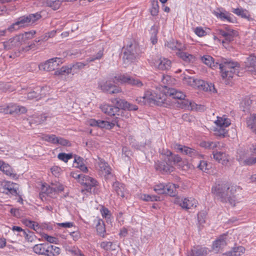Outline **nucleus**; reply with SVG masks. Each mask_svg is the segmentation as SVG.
I'll return each instance as SVG.
<instances>
[{
	"label": "nucleus",
	"mask_w": 256,
	"mask_h": 256,
	"mask_svg": "<svg viewBox=\"0 0 256 256\" xmlns=\"http://www.w3.org/2000/svg\"><path fill=\"white\" fill-rule=\"evenodd\" d=\"M206 218V214L204 212H200L198 214V224L202 226L205 223Z\"/></svg>",
	"instance_id": "obj_56"
},
{
	"label": "nucleus",
	"mask_w": 256,
	"mask_h": 256,
	"mask_svg": "<svg viewBox=\"0 0 256 256\" xmlns=\"http://www.w3.org/2000/svg\"><path fill=\"white\" fill-rule=\"evenodd\" d=\"M96 229L98 233L101 236H104V233L106 232L104 224L102 220H98L96 226Z\"/></svg>",
	"instance_id": "obj_48"
},
{
	"label": "nucleus",
	"mask_w": 256,
	"mask_h": 256,
	"mask_svg": "<svg viewBox=\"0 0 256 256\" xmlns=\"http://www.w3.org/2000/svg\"><path fill=\"white\" fill-rule=\"evenodd\" d=\"M2 44L5 50L16 49L22 45V38L16 35L8 40L2 42Z\"/></svg>",
	"instance_id": "obj_12"
},
{
	"label": "nucleus",
	"mask_w": 256,
	"mask_h": 256,
	"mask_svg": "<svg viewBox=\"0 0 256 256\" xmlns=\"http://www.w3.org/2000/svg\"><path fill=\"white\" fill-rule=\"evenodd\" d=\"M207 250L204 248H196L192 250V254L188 256H206Z\"/></svg>",
	"instance_id": "obj_42"
},
{
	"label": "nucleus",
	"mask_w": 256,
	"mask_h": 256,
	"mask_svg": "<svg viewBox=\"0 0 256 256\" xmlns=\"http://www.w3.org/2000/svg\"><path fill=\"white\" fill-rule=\"evenodd\" d=\"M226 236L222 235L214 242L212 248L216 252H220L226 246Z\"/></svg>",
	"instance_id": "obj_25"
},
{
	"label": "nucleus",
	"mask_w": 256,
	"mask_h": 256,
	"mask_svg": "<svg viewBox=\"0 0 256 256\" xmlns=\"http://www.w3.org/2000/svg\"><path fill=\"white\" fill-rule=\"evenodd\" d=\"M198 168L202 172H208L212 168V165L210 163L208 164L206 161L202 160L200 161Z\"/></svg>",
	"instance_id": "obj_44"
},
{
	"label": "nucleus",
	"mask_w": 256,
	"mask_h": 256,
	"mask_svg": "<svg viewBox=\"0 0 256 256\" xmlns=\"http://www.w3.org/2000/svg\"><path fill=\"white\" fill-rule=\"evenodd\" d=\"M200 146L206 148L214 150L215 148L220 149L221 148L224 147V144L218 142H202L200 143Z\"/></svg>",
	"instance_id": "obj_32"
},
{
	"label": "nucleus",
	"mask_w": 256,
	"mask_h": 256,
	"mask_svg": "<svg viewBox=\"0 0 256 256\" xmlns=\"http://www.w3.org/2000/svg\"><path fill=\"white\" fill-rule=\"evenodd\" d=\"M57 136L54 134L46 135L44 137V140L48 142H50L54 144H56Z\"/></svg>",
	"instance_id": "obj_58"
},
{
	"label": "nucleus",
	"mask_w": 256,
	"mask_h": 256,
	"mask_svg": "<svg viewBox=\"0 0 256 256\" xmlns=\"http://www.w3.org/2000/svg\"><path fill=\"white\" fill-rule=\"evenodd\" d=\"M154 190L158 194H164V185L162 184L156 185L154 188Z\"/></svg>",
	"instance_id": "obj_60"
},
{
	"label": "nucleus",
	"mask_w": 256,
	"mask_h": 256,
	"mask_svg": "<svg viewBox=\"0 0 256 256\" xmlns=\"http://www.w3.org/2000/svg\"><path fill=\"white\" fill-rule=\"evenodd\" d=\"M160 154L164 156L163 162H158L155 164L157 170L164 172H171L174 171V166L182 162V158L178 155H173L171 151L168 149H162Z\"/></svg>",
	"instance_id": "obj_2"
},
{
	"label": "nucleus",
	"mask_w": 256,
	"mask_h": 256,
	"mask_svg": "<svg viewBox=\"0 0 256 256\" xmlns=\"http://www.w3.org/2000/svg\"><path fill=\"white\" fill-rule=\"evenodd\" d=\"M64 189L63 185L59 182L52 183L51 186H43L42 191L50 197H54L57 193L62 191Z\"/></svg>",
	"instance_id": "obj_11"
},
{
	"label": "nucleus",
	"mask_w": 256,
	"mask_h": 256,
	"mask_svg": "<svg viewBox=\"0 0 256 256\" xmlns=\"http://www.w3.org/2000/svg\"><path fill=\"white\" fill-rule=\"evenodd\" d=\"M247 125L256 134V114H251L247 119Z\"/></svg>",
	"instance_id": "obj_40"
},
{
	"label": "nucleus",
	"mask_w": 256,
	"mask_h": 256,
	"mask_svg": "<svg viewBox=\"0 0 256 256\" xmlns=\"http://www.w3.org/2000/svg\"><path fill=\"white\" fill-rule=\"evenodd\" d=\"M244 162L246 164L251 166L256 164V157H250L244 160Z\"/></svg>",
	"instance_id": "obj_64"
},
{
	"label": "nucleus",
	"mask_w": 256,
	"mask_h": 256,
	"mask_svg": "<svg viewBox=\"0 0 256 256\" xmlns=\"http://www.w3.org/2000/svg\"><path fill=\"white\" fill-rule=\"evenodd\" d=\"M62 63V59L58 58H54L48 60L44 64L39 65L40 70L46 71H52L56 70L58 66Z\"/></svg>",
	"instance_id": "obj_10"
},
{
	"label": "nucleus",
	"mask_w": 256,
	"mask_h": 256,
	"mask_svg": "<svg viewBox=\"0 0 256 256\" xmlns=\"http://www.w3.org/2000/svg\"><path fill=\"white\" fill-rule=\"evenodd\" d=\"M142 198L145 201H158L160 200V196L149 194H144Z\"/></svg>",
	"instance_id": "obj_54"
},
{
	"label": "nucleus",
	"mask_w": 256,
	"mask_h": 256,
	"mask_svg": "<svg viewBox=\"0 0 256 256\" xmlns=\"http://www.w3.org/2000/svg\"><path fill=\"white\" fill-rule=\"evenodd\" d=\"M80 184L86 186V190L90 191L92 187L97 185L98 182L94 178L84 174L82 180H80Z\"/></svg>",
	"instance_id": "obj_21"
},
{
	"label": "nucleus",
	"mask_w": 256,
	"mask_h": 256,
	"mask_svg": "<svg viewBox=\"0 0 256 256\" xmlns=\"http://www.w3.org/2000/svg\"><path fill=\"white\" fill-rule=\"evenodd\" d=\"M152 64L155 68L159 70H166L170 68L171 62L166 58H160L152 60Z\"/></svg>",
	"instance_id": "obj_18"
},
{
	"label": "nucleus",
	"mask_w": 256,
	"mask_h": 256,
	"mask_svg": "<svg viewBox=\"0 0 256 256\" xmlns=\"http://www.w3.org/2000/svg\"><path fill=\"white\" fill-rule=\"evenodd\" d=\"M246 69L252 73L256 74V57L250 55L246 58L244 62Z\"/></svg>",
	"instance_id": "obj_23"
},
{
	"label": "nucleus",
	"mask_w": 256,
	"mask_h": 256,
	"mask_svg": "<svg viewBox=\"0 0 256 256\" xmlns=\"http://www.w3.org/2000/svg\"><path fill=\"white\" fill-rule=\"evenodd\" d=\"M204 86H206L204 81L202 80L196 79L194 84V85L193 87L204 90V88H206Z\"/></svg>",
	"instance_id": "obj_55"
},
{
	"label": "nucleus",
	"mask_w": 256,
	"mask_h": 256,
	"mask_svg": "<svg viewBox=\"0 0 256 256\" xmlns=\"http://www.w3.org/2000/svg\"><path fill=\"white\" fill-rule=\"evenodd\" d=\"M213 13L218 18H220L222 20L231 21L230 14L226 12H223L221 9H217L216 10H214Z\"/></svg>",
	"instance_id": "obj_36"
},
{
	"label": "nucleus",
	"mask_w": 256,
	"mask_h": 256,
	"mask_svg": "<svg viewBox=\"0 0 256 256\" xmlns=\"http://www.w3.org/2000/svg\"><path fill=\"white\" fill-rule=\"evenodd\" d=\"M232 12L242 18H248V12L246 10L240 8H234L232 10Z\"/></svg>",
	"instance_id": "obj_49"
},
{
	"label": "nucleus",
	"mask_w": 256,
	"mask_h": 256,
	"mask_svg": "<svg viewBox=\"0 0 256 256\" xmlns=\"http://www.w3.org/2000/svg\"><path fill=\"white\" fill-rule=\"evenodd\" d=\"M244 248L240 246L233 248L231 250L227 252V254L230 256H239L244 253Z\"/></svg>",
	"instance_id": "obj_41"
},
{
	"label": "nucleus",
	"mask_w": 256,
	"mask_h": 256,
	"mask_svg": "<svg viewBox=\"0 0 256 256\" xmlns=\"http://www.w3.org/2000/svg\"><path fill=\"white\" fill-rule=\"evenodd\" d=\"M181 50L176 52V55L186 62H191L194 60V57L193 55Z\"/></svg>",
	"instance_id": "obj_38"
},
{
	"label": "nucleus",
	"mask_w": 256,
	"mask_h": 256,
	"mask_svg": "<svg viewBox=\"0 0 256 256\" xmlns=\"http://www.w3.org/2000/svg\"><path fill=\"white\" fill-rule=\"evenodd\" d=\"M165 96L162 94L158 95L156 92L152 93L151 92H146L144 96L142 97L137 98L136 101L139 104L142 105L146 104L147 103H153L158 106H162L165 100Z\"/></svg>",
	"instance_id": "obj_4"
},
{
	"label": "nucleus",
	"mask_w": 256,
	"mask_h": 256,
	"mask_svg": "<svg viewBox=\"0 0 256 256\" xmlns=\"http://www.w3.org/2000/svg\"><path fill=\"white\" fill-rule=\"evenodd\" d=\"M98 88L103 92L110 94H118L121 92V89L114 84L110 80H100L98 82Z\"/></svg>",
	"instance_id": "obj_8"
},
{
	"label": "nucleus",
	"mask_w": 256,
	"mask_h": 256,
	"mask_svg": "<svg viewBox=\"0 0 256 256\" xmlns=\"http://www.w3.org/2000/svg\"><path fill=\"white\" fill-rule=\"evenodd\" d=\"M46 116H45V114L35 116L33 117V119L32 120V122H30V124H40L44 122L46 120Z\"/></svg>",
	"instance_id": "obj_47"
},
{
	"label": "nucleus",
	"mask_w": 256,
	"mask_h": 256,
	"mask_svg": "<svg viewBox=\"0 0 256 256\" xmlns=\"http://www.w3.org/2000/svg\"><path fill=\"white\" fill-rule=\"evenodd\" d=\"M56 144H59L64 146H69L70 142L66 139L57 136Z\"/></svg>",
	"instance_id": "obj_62"
},
{
	"label": "nucleus",
	"mask_w": 256,
	"mask_h": 256,
	"mask_svg": "<svg viewBox=\"0 0 256 256\" xmlns=\"http://www.w3.org/2000/svg\"><path fill=\"white\" fill-rule=\"evenodd\" d=\"M183 80L184 83L193 87L196 78L185 74V76L183 78Z\"/></svg>",
	"instance_id": "obj_57"
},
{
	"label": "nucleus",
	"mask_w": 256,
	"mask_h": 256,
	"mask_svg": "<svg viewBox=\"0 0 256 256\" xmlns=\"http://www.w3.org/2000/svg\"><path fill=\"white\" fill-rule=\"evenodd\" d=\"M122 112H120L119 116H116L114 118V121L116 124L120 128H124L126 126L125 120L128 119L130 116V114L124 111V110L120 108Z\"/></svg>",
	"instance_id": "obj_24"
},
{
	"label": "nucleus",
	"mask_w": 256,
	"mask_h": 256,
	"mask_svg": "<svg viewBox=\"0 0 256 256\" xmlns=\"http://www.w3.org/2000/svg\"><path fill=\"white\" fill-rule=\"evenodd\" d=\"M165 94H162V96L164 94L165 97V100L164 101V104L162 105H164L166 100V96H172L174 98L178 99L180 100L186 97V95L181 91L178 90H177L174 88H168L166 92H164Z\"/></svg>",
	"instance_id": "obj_20"
},
{
	"label": "nucleus",
	"mask_w": 256,
	"mask_h": 256,
	"mask_svg": "<svg viewBox=\"0 0 256 256\" xmlns=\"http://www.w3.org/2000/svg\"><path fill=\"white\" fill-rule=\"evenodd\" d=\"M252 104V100L249 98H245L241 102V108H242L244 112L247 111L249 110L250 106Z\"/></svg>",
	"instance_id": "obj_50"
},
{
	"label": "nucleus",
	"mask_w": 256,
	"mask_h": 256,
	"mask_svg": "<svg viewBox=\"0 0 256 256\" xmlns=\"http://www.w3.org/2000/svg\"><path fill=\"white\" fill-rule=\"evenodd\" d=\"M161 83L162 86L165 88L164 92H166L168 89V86L172 83L171 77L168 75H162Z\"/></svg>",
	"instance_id": "obj_43"
},
{
	"label": "nucleus",
	"mask_w": 256,
	"mask_h": 256,
	"mask_svg": "<svg viewBox=\"0 0 256 256\" xmlns=\"http://www.w3.org/2000/svg\"><path fill=\"white\" fill-rule=\"evenodd\" d=\"M47 39H45V38L44 39H38V40H34L32 44L26 47L25 50H35L38 48V45L36 43L40 42L41 40H46Z\"/></svg>",
	"instance_id": "obj_52"
},
{
	"label": "nucleus",
	"mask_w": 256,
	"mask_h": 256,
	"mask_svg": "<svg viewBox=\"0 0 256 256\" xmlns=\"http://www.w3.org/2000/svg\"><path fill=\"white\" fill-rule=\"evenodd\" d=\"M112 242H103L100 244V247L106 250H114L112 248Z\"/></svg>",
	"instance_id": "obj_59"
},
{
	"label": "nucleus",
	"mask_w": 256,
	"mask_h": 256,
	"mask_svg": "<svg viewBox=\"0 0 256 256\" xmlns=\"http://www.w3.org/2000/svg\"><path fill=\"white\" fill-rule=\"evenodd\" d=\"M174 148L178 152L186 155H188L190 156H194L197 154V152L195 150L180 144H174Z\"/></svg>",
	"instance_id": "obj_26"
},
{
	"label": "nucleus",
	"mask_w": 256,
	"mask_h": 256,
	"mask_svg": "<svg viewBox=\"0 0 256 256\" xmlns=\"http://www.w3.org/2000/svg\"><path fill=\"white\" fill-rule=\"evenodd\" d=\"M150 12L152 16H156L158 12V2H154L152 7L150 10Z\"/></svg>",
	"instance_id": "obj_61"
},
{
	"label": "nucleus",
	"mask_w": 256,
	"mask_h": 256,
	"mask_svg": "<svg viewBox=\"0 0 256 256\" xmlns=\"http://www.w3.org/2000/svg\"><path fill=\"white\" fill-rule=\"evenodd\" d=\"M70 74H74V72H72V68L68 66H63L60 69H57L54 72V75L56 76H66Z\"/></svg>",
	"instance_id": "obj_35"
},
{
	"label": "nucleus",
	"mask_w": 256,
	"mask_h": 256,
	"mask_svg": "<svg viewBox=\"0 0 256 256\" xmlns=\"http://www.w3.org/2000/svg\"><path fill=\"white\" fill-rule=\"evenodd\" d=\"M115 79L120 83L126 84L138 88L143 86V83L140 80L132 78L127 74L116 76Z\"/></svg>",
	"instance_id": "obj_9"
},
{
	"label": "nucleus",
	"mask_w": 256,
	"mask_h": 256,
	"mask_svg": "<svg viewBox=\"0 0 256 256\" xmlns=\"http://www.w3.org/2000/svg\"><path fill=\"white\" fill-rule=\"evenodd\" d=\"M0 170L2 171L7 176H12L14 178L16 176V174L13 172V170L10 166L4 163L2 161V164L0 166Z\"/></svg>",
	"instance_id": "obj_39"
},
{
	"label": "nucleus",
	"mask_w": 256,
	"mask_h": 256,
	"mask_svg": "<svg viewBox=\"0 0 256 256\" xmlns=\"http://www.w3.org/2000/svg\"><path fill=\"white\" fill-rule=\"evenodd\" d=\"M174 203L179 205L183 209L188 210L192 207H196L197 202L193 198H176Z\"/></svg>",
	"instance_id": "obj_13"
},
{
	"label": "nucleus",
	"mask_w": 256,
	"mask_h": 256,
	"mask_svg": "<svg viewBox=\"0 0 256 256\" xmlns=\"http://www.w3.org/2000/svg\"><path fill=\"white\" fill-rule=\"evenodd\" d=\"M218 66L222 78L229 80L232 78L234 74L238 76L240 66L237 62L224 60L222 63H218Z\"/></svg>",
	"instance_id": "obj_3"
},
{
	"label": "nucleus",
	"mask_w": 256,
	"mask_h": 256,
	"mask_svg": "<svg viewBox=\"0 0 256 256\" xmlns=\"http://www.w3.org/2000/svg\"><path fill=\"white\" fill-rule=\"evenodd\" d=\"M236 190L234 187L230 188L226 184H218L212 189V192L218 200L224 203L228 202L232 206L240 202L234 195Z\"/></svg>",
	"instance_id": "obj_1"
},
{
	"label": "nucleus",
	"mask_w": 256,
	"mask_h": 256,
	"mask_svg": "<svg viewBox=\"0 0 256 256\" xmlns=\"http://www.w3.org/2000/svg\"><path fill=\"white\" fill-rule=\"evenodd\" d=\"M166 44L168 48L172 50L179 52L180 50H186V46L184 44L174 40L168 42Z\"/></svg>",
	"instance_id": "obj_27"
},
{
	"label": "nucleus",
	"mask_w": 256,
	"mask_h": 256,
	"mask_svg": "<svg viewBox=\"0 0 256 256\" xmlns=\"http://www.w3.org/2000/svg\"><path fill=\"white\" fill-rule=\"evenodd\" d=\"M216 30L217 34L224 38L225 39L222 41V43L225 48H226L225 44L232 41L234 37L237 36V32L236 31L228 30L226 32L223 29H217Z\"/></svg>",
	"instance_id": "obj_17"
},
{
	"label": "nucleus",
	"mask_w": 256,
	"mask_h": 256,
	"mask_svg": "<svg viewBox=\"0 0 256 256\" xmlns=\"http://www.w3.org/2000/svg\"><path fill=\"white\" fill-rule=\"evenodd\" d=\"M58 158L59 160L64 161L65 162H66L69 160L71 159L72 158V154H65V153H60Z\"/></svg>",
	"instance_id": "obj_53"
},
{
	"label": "nucleus",
	"mask_w": 256,
	"mask_h": 256,
	"mask_svg": "<svg viewBox=\"0 0 256 256\" xmlns=\"http://www.w3.org/2000/svg\"><path fill=\"white\" fill-rule=\"evenodd\" d=\"M201 60L205 64L212 68L218 66V63L217 62L214 63L213 58L208 55H206L202 56L201 58Z\"/></svg>",
	"instance_id": "obj_37"
},
{
	"label": "nucleus",
	"mask_w": 256,
	"mask_h": 256,
	"mask_svg": "<svg viewBox=\"0 0 256 256\" xmlns=\"http://www.w3.org/2000/svg\"><path fill=\"white\" fill-rule=\"evenodd\" d=\"M114 104L117 105L124 110H136L138 109L137 106L130 104L127 101L120 98H114L112 100Z\"/></svg>",
	"instance_id": "obj_15"
},
{
	"label": "nucleus",
	"mask_w": 256,
	"mask_h": 256,
	"mask_svg": "<svg viewBox=\"0 0 256 256\" xmlns=\"http://www.w3.org/2000/svg\"><path fill=\"white\" fill-rule=\"evenodd\" d=\"M178 188V185L173 184H168L164 185V194H168L171 196H175L176 194V189Z\"/></svg>",
	"instance_id": "obj_34"
},
{
	"label": "nucleus",
	"mask_w": 256,
	"mask_h": 256,
	"mask_svg": "<svg viewBox=\"0 0 256 256\" xmlns=\"http://www.w3.org/2000/svg\"><path fill=\"white\" fill-rule=\"evenodd\" d=\"M112 186L114 190L118 196L126 198H127L129 196V193L126 188H125L124 184L116 182L114 183Z\"/></svg>",
	"instance_id": "obj_19"
},
{
	"label": "nucleus",
	"mask_w": 256,
	"mask_h": 256,
	"mask_svg": "<svg viewBox=\"0 0 256 256\" xmlns=\"http://www.w3.org/2000/svg\"><path fill=\"white\" fill-rule=\"evenodd\" d=\"M123 51L122 58L125 66L134 62L138 56V48L136 44L128 45L124 48Z\"/></svg>",
	"instance_id": "obj_5"
},
{
	"label": "nucleus",
	"mask_w": 256,
	"mask_h": 256,
	"mask_svg": "<svg viewBox=\"0 0 256 256\" xmlns=\"http://www.w3.org/2000/svg\"><path fill=\"white\" fill-rule=\"evenodd\" d=\"M9 114H22L26 112V108L23 106H20L14 104H10Z\"/></svg>",
	"instance_id": "obj_28"
},
{
	"label": "nucleus",
	"mask_w": 256,
	"mask_h": 256,
	"mask_svg": "<svg viewBox=\"0 0 256 256\" xmlns=\"http://www.w3.org/2000/svg\"><path fill=\"white\" fill-rule=\"evenodd\" d=\"M48 248L50 249L53 252V256L58 255L60 253V250L59 248L53 245L48 244Z\"/></svg>",
	"instance_id": "obj_63"
},
{
	"label": "nucleus",
	"mask_w": 256,
	"mask_h": 256,
	"mask_svg": "<svg viewBox=\"0 0 256 256\" xmlns=\"http://www.w3.org/2000/svg\"><path fill=\"white\" fill-rule=\"evenodd\" d=\"M101 110L104 113L112 116H119L120 114V112H122V110L120 108V107L117 105L113 106L107 104H104L100 106V107Z\"/></svg>",
	"instance_id": "obj_16"
},
{
	"label": "nucleus",
	"mask_w": 256,
	"mask_h": 256,
	"mask_svg": "<svg viewBox=\"0 0 256 256\" xmlns=\"http://www.w3.org/2000/svg\"><path fill=\"white\" fill-rule=\"evenodd\" d=\"M178 104L182 108L188 109V110H194L197 108V105L194 102L184 98L181 100Z\"/></svg>",
	"instance_id": "obj_30"
},
{
	"label": "nucleus",
	"mask_w": 256,
	"mask_h": 256,
	"mask_svg": "<svg viewBox=\"0 0 256 256\" xmlns=\"http://www.w3.org/2000/svg\"><path fill=\"white\" fill-rule=\"evenodd\" d=\"M36 32L34 30H31L30 32H26L24 34L18 35V36H20L22 38V43L25 40H30L34 37Z\"/></svg>",
	"instance_id": "obj_46"
},
{
	"label": "nucleus",
	"mask_w": 256,
	"mask_h": 256,
	"mask_svg": "<svg viewBox=\"0 0 256 256\" xmlns=\"http://www.w3.org/2000/svg\"><path fill=\"white\" fill-rule=\"evenodd\" d=\"M40 18V15L38 13L30 14L28 16H24L19 18L17 20V24L20 27H22L25 25L32 22L33 23Z\"/></svg>",
	"instance_id": "obj_14"
},
{
	"label": "nucleus",
	"mask_w": 256,
	"mask_h": 256,
	"mask_svg": "<svg viewBox=\"0 0 256 256\" xmlns=\"http://www.w3.org/2000/svg\"><path fill=\"white\" fill-rule=\"evenodd\" d=\"M212 154L213 158L224 166H226L229 162V156L224 152L214 151Z\"/></svg>",
	"instance_id": "obj_22"
},
{
	"label": "nucleus",
	"mask_w": 256,
	"mask_h": 256,
	"mask_svg": "<svg viewBox=\"0 0 256 256\" xmlns=\"http://www.w3.org/2000/svg\"><path fill=\"white\" fill-rule=\"evenodd\" d=\"M98 165V170L104 176H106L110 174V168L108 166V164L104 162V160L99 158Z\"/></svg>",
	"instance_id": "obj_31"
},
{
	"label": "nucleus",
	"mask_w": 256,
	"mask_h": 256,
	"mask_svg": "<svg viewBox=\"0 0 256 256\" xmlns=\"http://www.w3.org/2000/svg\"><path fill=\"white\" fill-rule=\"evenodd\" d=\"M48 251V244H36L33 247V251L38 254L44 255Z\"/></svg>",
	"instance_id": "obj_33"
},
{
	"label": "nucleus",
	"mask_w": 256,
	"mask_h": 256,
	"mask_svg": "<svg viewBox=\"0 0 256 256\" xmlns=\"http://www.w3.org/2000/svg\"><path fill=\"white\" fill-rule=\"evenodd\" d=\"M24 237L26 240L28 242H32L34 240V234L28 230L23 232V234L21 235Z\"/></svg>",
	"instance_id": "obj_51"
},
{
	"label": "nucleus",
	"mask_w": 256,
	"mask_h": 256,
	"mask_svg": "<svg viewBox=\"0 0 256 256\" xmlns=\"http://www.w3.org/2000/svg\"><path fill=\"white\" fill-rule=\"evenodd\" d=\"M104 48L101 47L98 50V52L95 55L88 58L84 62H78L72 64L71 66V68H72V70H82L84 68L85 66H88L89 63L94 62L96 60H100L104 56ZM72 72L76 73V72L73 71Z\"/></svg>",
	"instance_id": "obj_6"
},
{
	"label": "nucleus",
	"mask_w": 256,
	"mask_h": 256,
	"mask_svg": "<svg viewBox=\"0 0 256 256\" xmlns=\"http://www.w3.org/2000/svg\"><path fill=\"white\" fill-rule=\"evenodd\" d=\"M114 125L116 124L114 121V120L111 122L105 120H98V127L101 128L111 129L114 126Z\"/></svg>",
	"instance_id": "obj_45"
},
{
	"label": "nucleus",
	"mask_w": 256,
	"mask_h": 256,
	"mask_svg": "<svg viewBox=\"0 0 256 256\" xmlns=\"http://www.w3.org/2000/svg\"><path fill=\"white\" fill-rule=\"evenodd\" d=\"M215 123L218 126L214 130L216 132L215 134L217 136H225L228 133L225 128L228 126L230 124V120L224 116L222 117L218 116Z\"/></svg>",
	"instance_id": "obj_7"
},
{
	"label": "nucleus",
	"mask_w": 256,
	"mask_h": 256,
	"mask_svg": "<svg viewBox=\"0 0 256 256\" xmlns=\"http://www.w3.org/2000/svg\"><path fill=\"white\" fill-rule=\"evenodd\" d=\"M69 0H44V4L51 8L53 10H58L64 2Z\"/></svg>",
	"instance_id": "obj_29"
}]
</instances>
